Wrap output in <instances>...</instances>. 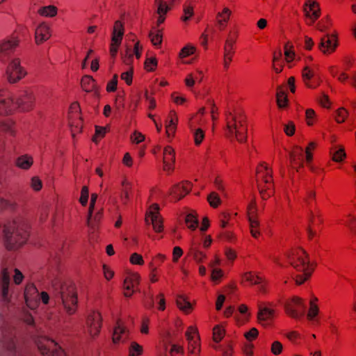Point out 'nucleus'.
Listing matches in <instances>:
<instances>
[{
	"instance_id": "17",
	"label": "nucleus",
	"mask_w": 356,
	"mask_h": 356,
	"mask_svg": "<svg viewBox=\"0 0 356 356\" xmlns=\"http://www.w3.org/2000/svg\"><path fill=\"white\" fill-rule=\"evenodd\" d=\"M304 11L306 17L310 18L314 22L320 16L318 4L312 0H307L305 3Z\"/></svg>"
},
{
	"instance_id": "28",
	"label": "nucleus",
	"mask_w": 356,
	"mask_h": 356,
	"mask_svg": "<svg viewBox=\"0 0 356 356\" xmlns=\"http://www.w3.org/2000/svg\"><path fill=\"white\" fill-rule=\"evenodd\" d=\"M248 220H249L250 229V232H251L252 236L254 238H257L260 234L259 229V221L257 220L256 217H254L253 215H252L250 213L249 216Z\"/></svg>"
},
{
	"instance_id": "16",
	"label": "nucleus",
	"mask_w": 356,
	"mask_h": 356,
	"mask_svg": "<svg viewBox=\"0 0 356 356\" xmlns=\"http://www.w3.org/2000/svg\"><path fill=\"white\" fill-rule=\"evenodd\" d=\"M191 189V183L186 181L181 184L175 185L170 192V195L172 196L175 202H176L181 199L185 195L188 194Z\"/></svg>"
},
{
	"instance_id": "46",
	"label": "nucleus",
	"mask_w": 356,
	"mask_h": 356,
	"mask_svg": "<svg viewBox=\"0 0 356 356\" xmlns=\"http://www.w3.org/2000/svg\"><path fill=\"white\" fill-rule=\"evenodd\" d=\"M291 45L288 42L284 45V54L287 62H291L294 58V52L291 49Z\"/></svg>"
},
{
	"instance_id": "58",
	"label": "nucleus",
	"mask_w": 356,
	"mask_h": 356,
	"mask_svg": "<svg viewBox=\"0 0 356 356\" xmlns=\"http://www.w3.org/2000/svg\"><path fill=\"white\" fill-rule=\"evenodd\" d=\"M31 186L35 191H40L42 186V181L39 178L34 177L31 179Z\"/></svg>"
},
{
	"instance_id": "1",
	"label": "nucleus",
	"mask_w": 356,
	"mask_h": 356,
	"mask_svg": "<svg viewBox=\"0 0 356 356\" xmlns=\"http://www.w3.org/2000/svg\"><path fill=\"white\" fill-rule=\"evenodd\" d=\"M51 293L56 301L61 304L65 312L72 315L75 313L77 307V295L74 284L70 281H63L60 278L54 279L51 282Z\"/></svg>"
},
{
	"instance_id": "34",
	"label": "nucleus",
	"mask_w": 356,
	"mask_h": 356,
	"mask_svg": "<svg viewBox=\"0 0 356 356\" xmlns=\"http://www.w3.org/2000/svg\"><path fill=\"white\" fill-rule=\"evenodd\" d=\"M314 72L309 67H305L302 71V79L305 84L309 88H314L316 86L309 83V81L314 76Z\"/></svg>"
},
{
	"instance_id": "31",
	"label": "nucleus",
	"mask_w": 356,
	"mask_h": 356,
	"mask_svg": "<svg viewBox=\"0 0 356 356\" xmlns=\"http://www.w3.org/2000/svg\"><path fill=\"white\" fill-rule=\"evenodd\" d=\"M276 97L277 103L280 108H284L286 106L287 97L284 91L280 86H279L277 89Z\"/></svg>"
},
{
	"instance_id": "64",
	"label": "nucleus",
	"mask_w": 356,
	"mask_h": 356,
	"mask_svg": "<svg viewBox=\"0 0 356 356\" xmlns=\"http://www.w3.org/2000/svg\"><path fill=\"white\" fill-rule=\"evenodd\" d=\"M145 139V136L140 132L135 131L131 136V140L134 143H140L143 141Z\"/></svg>"
},
{
	"instance_id": "52",
	"label": "nucleus",
	"mask_w": 356,
	"mask_h": 356,
	"mask_svg": "<svg viewBox=\"0 0 356 356\" xmlns=\"http://www.w3.org/2000/svg\"><path fill=\"white\" fill-rule=\"evenodd\" d=\"M346 156V153L343 149L340 148L337 150L333 155V160L337 162L341 161Z\"/></svg>"
},
{
	"instance_id": "29",
	"label": "nucleus",
	"mask_w": 356,
	"mask_h": 356,
	"mask_svg": "<svg viewBox=\"0 0 356 356\" xmlns=\"http://www.w3.org/2000/svg\"><path fill=\"white\" fill-rule=\"evenodd\" d=\"M81 87L86 92H92L95 88V80L90 76H84L81 79Z\"/></svg>"
},
{
	"instance_id": "53",
	"label": "nucleus",
	"mask_w": 356,
	"mask_h": 356,
	"mask_svg": "<svg viewBox=\"0 0 356 356\" xmlns=\"http://www.w3.org/2000/svg\"><path fill=\"white\" fill-rule=\"evenodd\" d=\"M118 84V76L114 75L112 80H111L107 84L106 90L108 92H113L117 89Z\"/></svg>"
},
{
	"instance_id": "24",
	"label": "nucleus",
	"mask_w": 356,
	"mask_h": 356,
	"mask_svg": "<svg viewBox=\"0 0 356 356\" xmlns=\"http://www.w3.org/2000/svg\"><path fill=\"white\" fill-rule=\"evenodd\" d=\"M234 42L227 40L225 42L224 47V67L227 69L229 64L232 60V56L234 54Z\"/></svg>"
},
{
	"instance_id": "2",
	"label": "nucleus",
	"mask_w": 356,
	"mask_h": 356,
	"mask_svg": "<svg viewBox=\"0 0 356 356\" xmlns=\"http://www.w3.org/2000/svg\"><path fill=\"white\" fill-rule=\"evenodd\" d=\"M29 225L23 220H13L4 225L3 238L8 250H13L26 243L29 236Z\"/></svg>"
},
{
	"instance_id": "38",
	"label": "nucleus",
	"mask_w": 356,
	"mask_h": 356,
	"mask_svg": "<svg viewBox=\"0 0 356 356\" xmlns=\"http://www.w3.org/2000/svg\"><path fill=\"white\" fill-rule=\"evenodd\" d=\"M186 223L188 225L189 229L194 230L197 227L199 222L197 218L193 213H188L186 216Z\"/></svg>"
},
{
	"instance_id": "10",
	"label": "nucleus",
	"mask_w": 356,
	"mask_h": 356,
	"mask_svg": "<svg viewBox=\"0 0 356 356\" xmlns=\"http://www.w3.org/2000/svg\"><path fill=\"white\" fill-rule=\"evenodd\" d=\"M159 210V207L157 204H152L150 207L148 214L145 218L146 223H151L154 230L156 232H161L163 230V222L160 217Z\"/></svg>"
},
{
	"instance_id": "54",
	"label": "nucleus",
	"mask_w": 356,
	"mask_h": 356,
	"mask_svg": "<svg viewBox=\"0 0 356 356\" xmlns=\"http://www.w3.org/2000/svg\"><path fill=\"white\" fill-rule=\"evenodd\" d=\"M184 16L181 17L184 22L188 21L190 17L193 15V9L191 6H185L184 7Z\"/></svg>"
},
{
	"instance_id": "20",
	"label": "nucleus",
	"mask_w": 356,
	"mask_h": 356,
	"mask_svg": "<svg viewBox=\"0 0 356 356\" xmlns=\"http://www.w3.org/2000/svg\"><path fill=\"white\" fill-rule=\"evenodd\" d=\"M42 355L46 356H64L62 348L54 341L51 340L49 347H39Z\"/></svg>"
},
{
	"instance_id": "56",
	"label": "nucleus",
	"mask_w": 356,
	"mask_h": 356,
	"mask_svg": "<svg viewBox=\"0 0 356 356\" xmlns=\"http://www.w3.org/2000/svg\"><path fill=\"white\" fill-rule=\"evenodd\" d=\"M244 278L246 281L250 282L252 284H259L260 283V277H254L251 273H248L244 275Z\"/></svg>"
},
{
	"instance_id": "62",
	"label": "nucleus",
	"mask_w": 356,
	"mask_h": 356,
	"mask_svg": "<svg viewBox=\"0 0 356 356\" xmlns=\"http://www.w3.org/2000/svg\"><path fill=\"white\" fill-rule=\"evenodd\" d=\"M284 132L288 136L293 135L295 132V125L292 122H289L284 126Z\"/></svg>"
},
{
	"instance_id": "42",
	"label": "nucleus",
	"mask_w": 356,
	"mask_h": 356,
	"mask_svg": "<svg viewBox=\"0 0 356 356\" xmlns=\"http://www.w3.org/2000/svg\"><path fill=\"white\" fill-rule=\"evenodd\" d=\"M224 330L220 325H216L213 329V340L218 343L224 337Z\"/></svg>"
},
{
	"instance_id": "15",
	"label": "nucleus",
	"mask_w": 356,
	"mask_h": 356,
	"mask_svg": "<svg viewBox=\"0 0 356 356\" xmlns=\"http://www.w3.org/2000/svg\"><path fill=\"white\" fill-rule=\"evenodd\" d=\"M129 337V331L123 326L120 321L117 322L113 333V342L116 344L124 343Z\"/></svg>"
},
{
	"instance_id": "18",
	"label": "nucleus",
	"mask_w": 356,
	"mask_h": 356,
	"mask_svg": "<svg viewBox=\"0 0 356 356\" xmlns=\"http://www.w3.org/2000/svg\"><path fill=\"white\" fill-rule=\"evenodd\" d=\"M51 36L50 29L45 23L40 24L35 29V40L36 44H39L47 40Z\"/></svg>"
},
{
	"instance_id": "33",
	"label": "nucleus",
	"mask_w": 356,
	"mask_h": 356,
	"mask_svg": "<svg viewBox=\"0 0 356 356\" xmlns=\"http://www.w3.org/2000/svg\"><path fill=\"white\" fill-rule=\"evenodd\" d=\"M149 37L151 40L152 43L155 47H159L162 42V33L159 29L155 31H151L149 34Z\"/></svg>"
},
{
	"instance_id": "19",
	"label": "nucleus",
	"mask_w": 356,
	"mask_h": 356,
	"mask_svg": "<svg viewBox=\"0 0 356 356\" xmlns=\"http://www.w3.org/2000/svg\"><path fill=\"white\" fill-rule=\"evenodd\" d=\"M197 329L193 327H189L186 332V337L188 341L190 353L192 354L195 353L197 349V353L200 351L198 339H195V335L197 334Z\"/></svg>"
},
{
	"instance_id": "61",
	"label": "nucleus",
	"mask_w": 356,
	"mask_h": 356,
	"mask_svg": "<svg viewBox=\"0 0 356 356\" xmlns=\"http://www.w3.org/2000/svg\"><path fill=\"white\" fill-rule=\"evenodd\" d=\"M106 134V129L104 127L96 126L95 130V136L93 137L92 140L95 143H97V136L103 137Z\"/></svg>"
},
{
	"instance_id": "8",
	"label": "nucleus",
	"mask_w": 356,
	"mask_h": 356,
	"mask_svg": "<svg viewBox=\"0 0 356 356\" xmlns=\"http://www.w3.org/2000/svg\"><path fill=\"white\" fill-rule=\"evenodd\" d=\"M26 74V72L20 65V61L18 58L12 60L7 67L6 76L8 81L11 83L19 81Z\"/></svg>"
},
{
	"instance_id": "57",
	"label": "nucleus",
	"mask_w": 356,
	"mask_h": 356,
	"mask_svg": "<svg viewBox=\"0 0 356 356\" xmlns=\"http://www.w3.org/2000/svg\"><path fill=\"white\" fill-rule=\"evenodd\" d=\"M133 71L130 70L121 74L122 79L124 80L128 85H131L132 83Z\"/></svg>"
},
{
	"instance_id": "41",
	"label": "nucleus",
	"mask_w": 356,
	"mask_h": 356,
	"mask_svg": "<svg viewBox=\"0 0 356 356\" xmlns=\"http://www.w3.org/2000/svg\"><path fill=\"white\" fill-rule=\"evenodd\" d=\"M156 3L158 6L157 13L159 15H165L168 11L170 9V7L167 5L163 0H156Z\"/></svg>"
},
{
	"instance_id": "37",
	"label": "nucleus",
	"mask_w": 356,
	"mask_h": 356,
	"mask_svg": "<svg viewBox=\"0 0 356 356\" xmlns=\"http://www.w3.org/2000/svg\"><path fill=\"white\" fill-rule=\"evenodd\" d=\"M129 356H138L143 353V347L135 341H132L129 348Z\"/></svg>"
},
{
	"instance_id": "6",
	"label": "nucleus",
	"mask_w": 356,
	"mask_h": 356,
	"mask_svg": "<svg viewBox=\"0 0 356 356\" xmlns=\"http://www.w3.org/2000/svg\"><path fill=\"white\" fill-rule=\"evenodd\" d=\"M35 95L31 89L26 88L19 91L15 97L14 104L15 108H18L22 111H29L34 106Z\"/></svg>"
},
{
	"instance_id": "60",
	"label": "nucleus",
	"mask_w": 356,
	"mask_h": 356,
	"mask_svg": "<svg viewBox=\"0 0 356 356\" xmlns=\"http://www.w3.org/2000/svg\"><path fill=\"white\" fill-rule=\"evenodd\" d=\"M258 333V330L256 328L253 327L250 329L248 332L245 333V337L248 340L251 341L257 337Z\"/></svg>"
},
{
	"instance_id": "59",
	"label": "nucleus",
	"mask_w": 356,
	"mask_h": 356,
	"mask_svg": "<svg viewBox=\"0 0 356 356\" xmlns=\"http://www.w3.org/2000/svg\"><path fill=\"white\" fill-rule=\"evenodd\" d=\"M123 186V197L122 200L124 203L125 204L127 201H128L129 196V183L126 181L122 182Z\"/></svg>"
},
{
	"instance_id": "50",
	"label": "nucleus",
	"mask_w": 356,
	"mask_h": 356,
	"mask_svg": "<svg viewBox=\"0 0 356 356\" xmlns=\"http://www.w3.org/2000/svg\"><path fill=\"white\" fill-rule=\"evenodd\" d=\"M282 348L283 347L282 343L278 341H275L272 343L271 352L274 355H277L282 353Z\"/></svg>"
},
{
	"instance_id": "47",
	"label": "nucleus",
	"mask_w": 356,
	"mask_h": 356,
	"mask_svg": "<svg viewBox=\"0 0 356 356\" xmlns=\"http://www.w3.org/2000/svg\"><path fill=\"white\" fill-rule=\"evenodd\" d=\"M230 15V10L227 8H225L223 9L222 13H218V17H222V19L218 20V24L221 26L224 25L229 19V16Z\"/></svg>"
},
{
	"instance_id": "13",
	"label": "nucleus",
	"mask_w": 356,
	"mask_h": 356,
	"mask_svg": "<svg viewBox=\"0 0 356 356\" xmlns=\"http://www.w3.org/2000/svg\"><path fill=\"white\" fill-rule=\"evenodd\" d=\"M10 284V275L7 268H3L0 275V290L3 302H10L9 286Z\"/></svg>"
},
{
	"instance_id": "55",
	"label": "nucleus",
	"mask_w": 356,
	"mask_h": 356,
	"mask_svg": "<svg viewBox=\"0 0 356 356\" xmlns=\"http://www.w3.org/2000/svg\"><path fill=\"white\" fill-rule=\"evenodd\" d=\"M157 65V60L155 58H147L145 61V67L149 71H153Z\"/></svg>"
},
{
	"instance_id": "27",
	"label": "nucleus",
	"mask_w": 356,
	"mask_h": 356,
	"mask_svg": "<svg viewBox=\"0 0 356 356\" xmlns=\"http://www.w3.org/2000/svg\"><path fill=\"white\" fill-rule=\"evenodd\" d=\"M304 157V151L302 147H296L290 153V159L291 162H300V166H302V161Z\"/></svg>"
},
{
	"instance_id": "40",
	"label": "nucleus",
	"mask_w": 356,
	"mask_h": 356,
	"mask_svg": "<svg viewBox=\"0 0 356 356\" xmlns=\"http://www.w3.org/2000/svg\"><path fill=\"white\" fill-rule=\"evenodd\" d=\"M207 200L213 208H216L221 202L220 197L215 192H212L208 195Z\"/></svg>"
},
{
	"instance_id": "11",
	"label": "nucleus",
	"mask_w": 356,
	"mask_h": 356,
	"mask_svg": "<svg viewBox=\"0 0 356 356\" xmlns=\"http://www.w3.org/2000/svg\"><path fill=\"white\" fill-rule=\"evenodd\" d=\"M87 326L90 335L96 337L100 332L102 327V316L99 312H91L87 318Z\"/></svg>"
},
{
	"instance_id": "36",
	"label": "nucleus",
	"mask_w": 356,
	"mask_h": 356,
	"mask_svg": "<svg viewBox=\"0 0 356 356\" xmlns=\"http://www.w3.org/2000/svg\"><path fill=\"white\" fill-rule=\"evenodd\" d=\"M190 254L197 263L202 262L206 257V255L202 252L200 251L197 248L193 246L190 249Z\"/></svg>"
},
{
	"instance_id": "9",
	"label": "nucleus",
	"mask_w": 356,
	"mask_h": 356,
	"mask_svg": "<svg viewBox=\"0 0 356 356\" xmlns=\"http://www.w3.org/2000/svg\"><path fill=\"white\" fill-rule=\"evenodd\" d=\"M15 109L14 100L10 93L6 90H0V115L11 114Z\"/></svg>"
},
{
	"instance_id": "48",
	"label": "nucleus",
	"mask_w": 356,
	"mask_h": 356,
	"mask_svg": "<svg viewBox=\"0 0 356 356\" xmlns=\"http://www.w3.org/2000/svg\"><path fill=\"white\" fill-rule=\"evenodd\" d=\"M204 137V131L201 129H197L194 131V139L197 145H199Z\"/></svg>"
},
{
	"instance_id": "5",
	"label": "nucleus",
	"mask_w": 356,
	"mask_h": 356,
	"mask_svg": "<svg viewBox=\"0 0 356 356\" xmlns=\"http://www.w3.org/2000/svg\"><path fill=\"white\" fill-rule=\"evenodd\" d=\"M256 173L258 176L257 178V188L263 200L269 198L273 191H270L273 186L272 170H269L266 165L263 163L257 168Z\"/></svg>"
},
{
	"instance_id": "32",
	"label": "nucleus",
	"mask_w": 356,
	"mask_h": 356,
	"mask_svg": "<svg viewBox=\"0 0 356 356\" xmlns=\"http://www.w3.org/2000/svg\"><path fill=\"white\" fill-rule=\"evenodd\" d=\"M177 307L184 312H188L191 309V303L186 300L182 295H179L176 300Z\"/></svg>"
},
{
	"instance_id": "25",
	"label": "nucleus",
	"mask_w": 356,
	"mask_h": 356,
	"mask_svg": "<svg viewBox=\"0 0 356 356\" xmlns=\"http://www.w3.org/2000/svg\"><path fill=\"white\" fill-rule=\"evenodd\" d=\"M33 163V157L27 154L22 155L17 158L15 165L20 169L28 170Z\"/></svg>"
},
{
	"instance_id": "49",
	"label": "nucleus",
	"mask_w": 356,
	"mask_h": 356,
	"mask_svg": "<svg viewBox=\"0 0 356 356\" xmlns=\"http://www.w3.org/2000/svg\"><path fill=\"white\" fill-rule=\"evenodd\" d=\"M318 314V308L316 305L310 301V308L307 314V317L309 319H312Z\"/></svg>"
},
{
	"instance_id": "21",
	"label": "nucleus",
	"mask_w": 356,
	"mask_h": 356,
	"mask_svg": "<svg viewBox=\"0 0 356 356\" xmlns=\"http://www.w3.org/2000/svg\"><path fill=\"white\" fill-rule=\"evenodd\" d=\"M275 314V310L269 308L268 307H259L258 312V321L259 323L266 325V321L268 320H271Z\"/></svg>"
},
{
	"instance_id": "22",
	"label": "nucleus",
	"mask_w": 356,
	"mask_h": 356,
	"mask_svg": "<svg viewBox=\"0 0 356 356\" xmlns=\"http://www.w3.org/2000/svg\"><path fill=\"white\" fill-rule=\"evenodd\" d=\"M175 159L174 149L170 146L165 147L163 152L164 170H172V163Z\"/></svg>"
},
{
	"instance_id": "44",
	"label": "nucleus",
	"mask_w": 356,
	"mask_h": 356,
	"mask_svg": "<svg viewBox=\"0 0 356 356\" xmlns=\"http://www.w3.org/2000/svg\"><path fill=\"white\" fill-rule=\"evenodd\" d=\"M89 196V191L87 186H83L81 189L79 202L83 206H86L88 203Z\"/></svg>"
},
{
	"instance_id": "23",
	"label": "nucleus",
	"mask_w": 356,
	"mask_h": 356,
	"mask_svg": "<svg viewBox=\"0 0 356 356\" xmlns=\"http://www.w3.org/2000/svg\"><path fill=\"white\" fill-rule=\"evenodd\" d=\"M124 35V26L122 23L118 20L115 22L111 40L117 44H120Z\"/></svg>"
},
{
	"instance_id": "63",
	"label": "nucleus",
	"mask_w": 356,
	"mask_h": 356,
	"mask_svg": "<svg viewBox=\"0 0 356 356\" xmlns=\"http://www.w3.org/2000/svg\"><path fill=\"white\" fill-rule=\"evenodd\" d=\"M23 278H24V275L21 273V271L19 270H18L17 268H15V275L13 277L14 282L16 284H19L22 282Z\"/></svg>"
},
{
	"instance_id": "4",
	"label": "nucleus",
	"mask_w": 356,
	"mask_h": 356,
	"mask_svg": "<svg viewBox=\"0 0 356 356\" xmlns=\"http://www.w3.org/2000/svg\"><path fill=\"white\" fill-rule=\"evenodd\" d=\"M225 120L226 136L231 139L235 138L241 143H245L248 132L245 117L241 113L227 111L225 112Z\"/></svg>"
},
{
	"instance_id": "26",
	"label": "nucleus",
	"mask_w": 356,
	"mask_h": 356,
	"mask_svg": "<svg viewBox=\"0 0 356 356\" xmlns=\"http://www.w3.org/2000/svg\"><path fill=\"white\" fill-rule=\"evenodd\" d=\"M0 129L2 131L13 135L15 131V123L10 118L0 120Z\"/></svg>"
},
{
	"instance_id": "45",
	"label": "nucleus",
	"mask_w": 356,
	"mask_h": 356,
	"mask_svg": "<svg viewBox=\"0 0 356 356\" xmlns=\"http://www.w3.org/2000/svg\"><path fill=\"white\" fill-rule=\"evenodd\" d=\"M38 293V289L33 284H30L26 286L25 291H24V297L26 300L31 298V296H33L35 293Z\"/></svg>"
},
{
	"instance_id": "35",
	"label": "nucleus",
	"mask_w": 356,
	"mask_h": 356,
	"mask_svg": "<svg viewBox=\"0 0 356 356\" xmlns=\"http://www.w3.org/2000/svg\"><path fill=\"white\" fill-rule=\"evenodd\" d=\"M139 282V276L134 275L132 278H126L124 282V288L125 291H131L134 287L135 284Z\"/></svg>"
},
{
	"instance_id": "39",
	"label": "nucleus",
	"mask_w": 356,
	"mask_h": 356,
	"mask_svg": "<svg viewBox=\"0 0 356 356\" xmlns=\"http://www.w3.org/2000/svg\"><path fill=\"white\" fill-rule=\"evenodd\" d=\"M97 197H98L97 194H96V193H92L91 195L90 207H89V209H88V218H87V224H88V225H90V219H91L92 216L93 210H94V208H95V205L96 201L97 200Z\"/></svg>"
},
{
	"instance_id": "3",
	"label": "nucleus",
	"mask_w": 356,
	"mask_h": 356,
	"mask_svg": "<svg viewBox=\"0 0 356 356\" xmlns=\"http://www.w3.org/2000/svg\"><path fill=\"white\" fill-rule=\"evenodd\" d=\"M286 257L290 264L298 273L293 275L296 283L298 285L303 284L311 277L314 270L310 266L308 254L303 249H298L287 253Z\"/></svg>"
},
{
	"instance_id": "30",
	"label": "nucleus",
	"mask_w": 356,
	"mask_h": 356,
	"mask_svg": "<svg viewBox=\"0 0 356 356\" xmlns=\"http://www.w3.org/2000/svg\"><path fill=\"white\" fill-rule=\"evenodd\" d=\"M38 13L44 17H54L57 14V8L54 6H47L39 9Z\"/></svg>"
},
{
	"instance_id": "14",
	"label": "nucleus",
	"mask_w": 356,
	"mask_h": 356,
	"mask_svg": "<svg viewBox=\"0 0 356 356\" xmlns=\"http://www.w3.org/2000/svg\"><path fill=\"white\" fill-rule=\"evenodd\" d=\"M337 46V43L335 35L327 34L321 38L318 48L323 53L330 54L335 50Z\"/></svg>"
},
{
	"instance_id": "43",
	"label": "nucleus",
	"mask_w": 356,
	"mask_h": 356,
	"mask_svg": "<svg viewBox=\"0 0 356 356\" xmlns=\"http://www.w3.org/2000/svg\"><path fill=\"white\" fill-rule=\"evenodd\" d=\"M348 111L344 108H340L337 112L336 115V120L338 123H341L345 121L348 116Z\"/></svg>"
},
{
	"instance_id": "51",
	"label": "nucleus",
	"mask_w": 356,
	"mask_h": 356,
	"mask_svg": "<svg viewBox=\"0 0 356 356\" xmlns=\"http://www.w3.org/2000/svg\"><path fill=\"white\" fill-rule=\"evenodd\" d=\"M130 261L133 264L143 265L144 263L143 257L138 253H133L130 257Z\"/></svg>"
},
{
	"instance_id": "7",
	"label": "nucleus",
	"mask_w": 356,
	"mask_h": 356,
	"mask_svg": "<svg viewBox=\"0 0 356 356\" xmlns=\"http://www.w3.org/2000/svg\"><path fill=\"white\" fill-rule=\"evenodd\" d=\"M284 309L290 316L298 318L305 314L306 305L302 299L295 297L284 304Z\"/></svg>"
},
{
	"instance_id": "12",
	"label": "nucleus",
	"mask_w": 356,
	"mask_h": 356,
	"mask_svg": "<svg viewBox=\"0 0 356 356\" xmlns=\"http://www.w3.org/2000/svg\"><path fill=\"white\" fill-rule=\"evenodd\" d=\"M17 44L18 40L15 38L0 41V60L3 63L8 61Z\"/></svg>"
}]
</instances>
